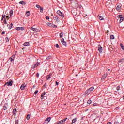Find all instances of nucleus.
<instances>
[{"instance_id": "49", "label": "nucleus", "mask_w": 124, "mask_h": 124, "mask_svg": "<svg viewBox=\"0 0 124 124\" xmlns=\"http://www.w3.org/2000/svg\"><path fill=\"white\" fill-rule=\"evenodd\" d=\"M107 124H112V123L111 122H108Z\"/></svg>"}, {"instance_id": "45", "label": "nucleus", "mask_w": 124, "mask_h": 124, "mask_svg": "<svg viewBox=\"0 0 124 124\" xmlns=\"http://www.w3.org/2000/svg\"><path fill=\"white\" fill-rule=\"evenodd\" d=\"M51 59V56H48L47 58H46L47 60H50Z\"/></svg>"}, {"instance_id": "24", "label": "nucleus", "mask_w": 124, "mask_h": 124, "mask_svg": "<svg viewBox=\"0 0 124 124\" xmlns=\"http://www.w3.org/2000/svg\"><path fill=\"white\" fill-rule=\"evenodd\" d=\"M114 124H121V122H118V121H115L114 122Z\"/></svg>"}, {"instance_id": "17", "label": "nucleus", "mask_w": 124, "mask_h": 124, "mask_svg": "<svg viewBox=\"0 0 124 124\" xmlns=\"http://www.w3.org/2000/svg\"><path fill=\"white\" fill-rule=\"evenodd\" d=\"M121 9V5H118L116 7V10L118 11L120 10Z\"/></svg>"}, {"instance_id": "37", "label": "nucleus", "mask_w": 124, "mask_h": 124, "mask_svg": "<svg viewBox=\"0 0 124 124\" xmlns=\"http://www.w3.org/2000/svg\"><path fill=\"white\" fill-rule=\"evenodd\" d=\"M76 118H75L73 120H72V123H76Z\"/></svg>"}, {"instance_id": "20", "label": "nucleus", "mask_w": 124, "mask_h": 124, "mask_svg": "<svg viewBox=\"0 0 124 124\" xmlns=\"http://www.w3.org/2000/svg\"><path fill=\"white\" fill-rule=\"evenodd\" d=\"M45 94H46V93L44 92L42 93L41 96L42 98H43V97H44V95H45Z\"/></svg>"}, {"instance_id": "9", "label": "nucleus", "mask_w": 124, "mask_h": 124, "mask_svg": "<svg viewBox=\"0 0 124 124\" xmlns=\"http://www.w3.org/2000/svg\"><path fill=\"white\" fill-rule=\"evenodd\" d=\"M61 42L62 43V44H63V45H64V46H66V42H65L64 41V39H61Z\"/></svg>"}, {"instance_id": "48", "label": "nucleus", "mask_w": 124, "mask_h": 124, "mask_svg": "<svg viewBox=\"0 0 124 124\" xmlns=\"http://www.w3.org/2000/svg\"><path fill=\"white\" fill-rule=\"evenodd\" d=\"M124 62V59H121V60H120V62Z\"/></svg>"}, {"instance_id": "14", "label": "nucleus", "mask_w": 124, "mask_h": 124, "mask_svg": "<svg viewBox=\"0 0 124 124\" xmlns=\"http://www.w3.org/2000/svg\"><path fill=\"white\" fill-rule=\"evenodd\" d=\"M51 75H52V74H50L49 75L47 76V77H46L47 80H49V79L51 78Z\"/></svg>"}, {"instance_id": "11", "label": "nucleus", "mask_w": 124, "mask_h": 124, "mask_svg": "<svg viewBox=\"0 0 124 124\" xmlns=\"http://www.w3.org/2000/svg\"><path fill=\"white\" fill-rule=\"evenodd\" d=\"M8 86H12L13 84V80L7 82Z\"/></svg>"}, {"instance_id": "16", "label": "nucleus", "mask_w": 124, "mask_h": 124, "mask_svg": "<svg viewBox=\"0 0 124 124\" xmlns=\"http://www.w3.org/2000/svg\"><path fill=\"white\" fill-rule=\"evenodd\" d=\"M1 22L3 23V24H5V25H6V24H7V22H6V18H5L4 20H1Z\"/></svg>"}, {"instance_id": "54", "label": "nucleus", "mask_w": 124, "mask_h": 124, "mask_svg": "<svg viewBox=\"0 0 124 124\" xmlns=\"http://www.w3.org/2000/svg\"><path fill=\"white\" fill-rule=\"evenodd\" d=\"M10 26L11 27H12V26H13V25L12 24V23H11V24L10 25Z\"/></svg>"}, {"instance_id": "30", "label": "nucleus", "mask_w": 124, "mask_h": 124, "mask_svg": "<svg viewBox=\"0 0 124 124\" xmlns=\"http://www.w3.org/2000/svg\"><path fill=\"white\" fill-rule=\"evenodd\" d=\"M87 103L88 104H91V103H92V100H88L87 101Z\"/></svg>"}, {"instance_id": "41", "label": "nucleus", "mask_w": 124, "mask_h": 124, "mask_svg": "<svg viewBox=\"0 0 124 124\" xmlns=\"http://www.w3.org/2000/svg\"><path fill=\"white\" fill-rule=\"evenodd\" d=\"M36 7H37V8H40V7H41L39 5H36Z\"/></svg>"}, {"instance_id": "10", "label": "nucleus", "mask_w": 124, "mask_h": 124, "mask_svg": "<svg viewBox=\"0 0 124 124\" xmlns=\"http://www.w3.org/2000/svg\"><path fill=\"white\" fill-rule=\"evenodd\" d=\"M16 29L17 31H24V30H25V29L24 28V27H16Z\"/></svg>"}, {"instance_id": "61", "label": "nucleus", "mask_w": 124, "mask_h": 124, "mask_svg": "<svg viewBox=\"0 0 124 124\" xmlns=\"http://www.w3.org/2000/svg\"><path fill=\"white\" fill-rule=\"evenodd\" d=\"M76 76H78V75H76Z\"/></svg>"}, {"instance_id": "8", "label": "nucleus", "mask_w": 124, "mask_h": 124, "mask_svg": "<svg viewBox=\"0 0 124 124\" xmlns=\"http://www.w3.org/2000/svg\"><path fill=\"white\" fill-rule=\"evenodd\" d=\"M26 86L27 85H26V84H22L20 87V89L21 90V91H23V90H25Z\"/></svg>"}, {"instance_id": "50", "label": "nucleus", "mask_w": 124, "mask_h": 124, "mask_svg": "<svg viewBox=\"0 0 124 124\" xmlns=\"http://www.w3.org/2000/svg\"><path fill=\"white\" fill-rule=\"evenodd\" d=\"M36 75H37V76L38 77H39V73H37L36 74Z\"/></svg>"}, {"instance_id": "39", "label": "nucleus", "mask_w": 124, "mask_h": 124, "mask_svg": "<svg viewBox=\"0 0 124 124\" xmlns=\"http://www.w3.org/2000/svg\"><path fill=\"white\" fill-rule=\"evenodd\" d=\"M117 91H120V86H117L116 88Z\"/></svg>"}, {"instance_id": "25", "label": "nucleus", "mask_w": 124, "mask_h": 124, "mask_svg": "<svg viewBox=\"0 0 124 124\" xmlns=\"http://www.w3.org/2000/svg\"><path fill=\"white\" fill-rule=\"evenodd\" d=\"M26 14H27V16L28 17V16H30L31 14H30V11H27L26 12Z\"/></svg>"}, {"instance_id": "36", "label": "nucleus", "mask_w": 124, "mask_h": 124, "mask_svg": "<svg viewBox=\"0 0 124 124\" xmlns=\"http://www.w3.org/2000/svg\"><path fill=\"white\" fill-rule=\"evenodd\" d=\"M15 124H19V121L18 120H16Z\"/></svg>"}, {"instance_id": "52", "label": "nucleus", "mask_w": 124, "mask_h": 124, "mask_svg": "<svg viewBox=\"0 0 124 124\" xmlns=\"http://www.w3.org/2000/svg\"><path fill=\"white\" fill-rule=\"evenodd\" d=\"M5 32L4 31H3V32H2V35L5 34Z\"/></svg>"}, {"instance_id": "7", "label": "nucleus", "mask_w": 124, "mask_h": 124, "mask_svg": "<svg viewBox=\"0 0 124 124\" xmlns=\"http://www.w3.org/2000/svg\"><path fill=\"white\" fill-rule=\"evenodd\" d=\"M38 64H39V63L38 64L37 63H34L32 65V68L34 69L36 67H37L38 66Z\"/></svg>"}, {"instance_id": "23", "label": "nucleus", "mask_w": 124, "mask_h": 124, "mask_svg": "<svg viewBox=\"0 0 124 124\" xmlns=\"http://www.w3.org/2000/svg\"><path fill=\"white\" fill-rule=\"evenodd\" d=\"M120 46H121V48L122 49V50H123V51H124V46H123V44H120Z\"/></svg>"}, {"instance_id": "27", "label": "nucleus", "mask_w": 124, "mask_h": 124, "mask_svg": "<svg viewBox=\"0 0 124 124\" xmlns=\"http://www.w3.org/2000/svg\"><path fill=\"white\" fill-rule=\"evenodd\" d=\"M107 74H105L103 75V78L104 79H105V78H107Z\"/></svg>"}, {"instance_id": "21", "label": "nucleus", "mask_w": 124, "mask_h": 124, "mask_svg": "<svg viewBox=\"0 0 124 124\" xmlns=\"http://www.w3.org/2000/svg\"><path fill=\"white\" fill-rule=\"evenodd\" d=\"M19 4H26V3L24 1H21L19 2Z\"/></svg>"}, {"instance_id": "35", "label": "nucleus", "mask_w": 124, "mask_h": 124, "mask_svg": "<svg viewBox=\"0 0 124 124\" xmlns=\"http://www.w3.org/2000/svg\"><path fill=\"white\" fill-rule=\"evenodd\" d=\"M51 27H52V28H57V25L55 24H52Z\"/></svg>"}, {"instance_id": "59", "label": "nucleus", "mask_w": 124, "mask_h": 124, "mask_svg": "<svg viewBox=\"0 0 124 124\" xmlns=\"http://www.w3.org/2000/svg\"><path fill=\"white\" fill-rule=\"evenodd\" d=\"M108 71H110V69H108Z\"/></svg>"}, {"instance_id": "60", "label": "nucleus", "mask_w": 124, "mask_h": 124, "mask_svg": "<svg viewBox=\"0 0 124 124\" xmlns=\"http://www.w3.org/2000/svg\"><path fill=\"white\" fill-rule=\"evenodd\" d=\"M51 16H53V14H51Z\"/></svg>"}, {"instance_id": "31", "label": "nucleus", "mask_w": 124, "mask_h": 124, "mask_svg": "<svg viewBox=\"0 0 124 124\" xmlns=\"http://www.w3.org/2000/svg\"><path fill=\"white\" fill-rule=\"evenodd\" d=\"M115 38V36L114 35H110V39H114Z\"/></svg>"}, {"instance_id": "38", "label": "nucleus", "mask_w": 124, "mask_h": 124, "mask_svg": "<svg viewBox=\"0 0 124 124\" xmlns=\"http://www.w3.org/2000/svg\"><path fill=\"white\" fill-rule=\"evenodd\" d=\"M117 17L118 18H119V19H121V18H123V16H122V15H118Z\"/></svg>"}, {"instance_id": "42", "label": "nucleus", "mask_w": 124, "mask_h": 124, "mask_svg": "<svg viewBox=\"0 0 124 124\" xmlns=\"http://www.w3.org/2000/svg\"><path fill=\"white\" fill-rule=\"evenodd\" d=\"M62 35H63L62 33H61L60 34V37H62Z\"/></svg>"}, {"instance_id": "22", "label": "nucleus", "mask_w": 124, "mask_h": 124, "mask_svg": "<svg viewBox=\"0 0 124 124\" xmlns=\"http://www.w3.org/2000/svg\"><path fill=\"white\" fill-rule=\"evenodd\" d=\"M30 118H31V115L30 114L27 115V116L26 117V119L27 120H30Z\"/></svg>"}, {"instance_id": "15", "label": "nucleus", "mask_w": 124, "mask_h": 124, "mask_svg": "<svg viewBox=\"0 0 124 124\" xmlns=\"http://www.w3.org/2000/svg\"><path fill=\"white\" fill-rule=\"evenodd\" d=\"M23 46H29L30 45V43L29 42H25L23 44Z\"/></svg>"}, {"instance_id": "18", "label": "nucleus", "mask_w": 124, "mask_h": 124, "mask_svg": "<svg viewBox=\"0 0 124 124\" xmlns=\"http://www.w3.org/2000/svg\"><path fill=\"white\" fill-rule=\"evenodd\" d=\"M9 13H10V17H11V16H12V15H13V11H12V10H11L9 11Z\"/></svg>"}, {"instance_id": "6", "label": "nucleus", "mask_w": 124, "mask_h": 124, "mask_svg": "<svg viewBox=\"0 0 124 124\" xmlns=\"http://www.w3.org/2000/svg\"><path fill=\"white\" fill-rule=\"evenodd\" d=\"M98 49L99 53H102V51L103 49H102V47L101 46L99 45L98 46Z\"/></svg>"}, {"instance_id": "46", "label": "nucleus", "mask_w": 124, "mask_h": 124, "mask_svg": "<svg viewBox=\"0 0 124 124\" xmlns=\"http://www.w3.org/2000/svg\"><path fill=\"white\" fill-rule=\"evenodd\" d=\"M97 105V103H94L93 104V106H96Z\"/></svg>"}, {"instance_id": "29", "label": "nucleus", "mask_w": 124, "mask_h": 124, "mask_svg": "<svg viewBox=\"0 0 124 124\" xmlns=\"http://www.w3.org/2000/svg\"><path fill=\"white\" fill-rule=\"evenodd\" d=\"M16 111H17V109L16 108H14L13 110V114H16Z\"/></svg>"}, {"instance_id": "33", "label": "nucleus", "mask_w": 124, "mask_h": 124, "mask_svg": "<svg viewBox=\"0 0 124 124\" xmlns=\"http://www.w3.org/2000/svg\"><path fill=\"white\" fill-rule=\"evenodd\" d=\"M5 17V15H2L1 21H3V18Z\"/></svg>"}, {"instance_id": "56", "label": "nucleus", "mask_w": 124, "mask_h": 124, "mask_svg": "<svg viewBox=\"0 0 124 124\" xmlns=\"http://www.w3.org/2000/svg\"><path fill=\"white\" fill-rule=\"evenodd\" d=\"M54 18H55V19H58V17L57 16H56Z\"/></svg>"}, {"instance_id": "26", "label": "nucleus", "mask_w": 124, "mask_h": 124, "mask_svg": "<svg viewBox=\"0 0 124 124\" xmlns=\"http://www.w3.org/2000/svg\"><path fill=\"white\" fill-rule=\"evenodd\" d=\"M9 61H10V62H13L14 61V59H12V58H10L9 59Z\"/></svg>"}, {"instance_id": "19", "label": "nucleus", "mask_w": 124, "mask_h": 124, "mask_svg": "<svg viewBox=\"0 0 124 124\" xmlns=\"http://www.w3.org/2000/svg\"><path fill=\"white\" fill-rule=\"evenodd\" d=\"M98 17H99V20H100V21H102V20H104V18H103V17L101 16H98Z\"/></svg>"}, {"instance_id": "1", "label": "nucleus", "mask_w": 124, "mask_h": 124, "mask_svg": "<svg viewBox=\"0 0 124 124\" xmlns=\"http://www.w3.org/2000/svg\"><path fill=\"white\" fill-rule=\"evenodd\" d=\"M30 31L31 33H34V32H39V31H40V30H39L38 28H35L33 27H31Z\"/></svg>"}, {"instance_id": "57", "label": "nucleus", "mask_w": 124, "mask_h": 124, "mask_svg": "<svg viewBox=\"0 0 124 124\" xmlns=\"http://www.w3.org/2000/svg\"><path fill=\"white\" fill-rule=\"evenodd\" d=\"M109 33V30H107V33Z\"/></svg>"}, {"instance_id": "58", "label": "nucleus", "mask_w": 124, "mask_h": 124, "mask_svg": "<svg viewBox=\"0 0 124 124\" xmlns=\"http://www.w3.org/2000/svg\"><path fill=\"white\" fill-rule=\"evenodd\" d=\"M123 99H124V95L123 97Z\"/></svg>"}, {"instance_id": "51", "label": "nucleus", "mask_w": 124, "mask_h": 124, "mask_svg": "<svg viewBox=\"0 0 124 124\" xmlns=\"http://www.w3.org/2000/svg\"><path fill=\"white\" fill-rule=\"evenodd\" d=\"M56 86H58L59 85V82L56 81Z\"/></svg>"}, {"instance_id": "13", "label": "nucleus", "mask_w": 124, "mask_h": 124, "mask_svg": "<svg viewBox=\"0 0 124 124\" xmlns=\"http://www.w3.org/2000/svg\"><path fill=\"white\" fill-rule=\"evenodd\" d=\"M123 21H124V17H120V20H119L118 23L119 24H121V23H122V22H123Z\"/></svg>"}, {"instance_id": "32", "label": "nucleus", "mask_w": 124, "mask_h": 124, "mask_svg": "<svg viewBox=\"0 0 124 124\" xmlns=\"http://www.w3.org/2000/svg\"><path fill=\"white\" fill-rule=\"evenodd\" d=\"M40 12H41V13H42V12H43V8H42V7H40Z\"/></svg>"}, {"instance_id": "12", "label": "nucleus", "mask_w": 124, "mask_h": 124, "mask_svg": "<svg viewBox=\"0 0 124 124\" xmlns=\"http://www.w3.org/2000/svg\"><path fill=\"white\" fill-rule=\"evenodd\" d=\"M50 121H51V118H47L45 120V123H46V124H48V123H49V122H50Z\"/></svg>"}, {"instance_id": "34", "label": "nucleus", "mask_w": 124, "mask_h": 124, "mask_svg": "<svg viewBox=\"0 0 124 124\" xmlns=\"http://www.w3.org/2000/svg\"><path fill=\"white\" fill-rule=\"evenodd\" d=\"M5 40H6V42H8L9 41V38H8V37H6Z\"/></svg>"}, {"instance_id": "4", "label": "nucleus", "mask_w": 124, "mask_h": 124, "mask_svg": "<svg viewBox=\"0 0 124 124\" xmlns=\"http://www.w3.org/2000/svg\"><path fill=\"white\" fill-rule=\"evenodd\" d=\"M67 120V118H65V119L61 120L60 121L58 122L57 124H63L65 123V121Z\"/></svg>"}, {"instance_id": "28", "label": "nucleus", "mask_w": 124, "mask_h": 124, "mask_svg": "<svg viewBox=\"0 0 124 124\" xmlns=\"http://www.w3.org/2000/svg\"><path fill=\"white\" fill-rule=\"evenodd\" d=\"M47 25L49 26V27H52V23H47Z\"/></svg>"}, {"instance_id": "5", "label": "nucleus", "mask_w": 124, "mask_h": 124, "mask_svg": "<svg viewBox=\"0 0 124 124\" xmlns=\"http://www.w3.org/2000/svg\"><path fill=\"white\" fill-rule=\"evenodd\" d=\"M7 107H8V104L7 103H5L4 105L3 109L5 111L6 110H7Z\"/></svg>"}, {"instance_id": "53", "label": "nucleus", "mask_w": 124, "mask_h": 124, "mask_svg": "<svg viewBox=\"0 0 124 124\" xmlns=\"http://www.w3.org/2000/svg\"><path fill=\"white\" fill-rule=\"evenodd\" d=\"M47 85H46V84H45L44 85V87H46Z\"/></svg>"}, {"instance_id": "3", "label": "nucleus", "mask_w": 124, "mask_h": 124, "mask_svg": "<svg viewBox=\"0 0 124 124\" xmlns=\"http://www.w3.org/2000/svg\"><path fill=\"white\" fill-rule=\"evenodd\" d=\"M57 14L58 15H59L60 16H61V17H62V18H63L64 17V15L63 14V13H62V12H61L60 11H57Z\"/></svg>"}, {"instance_id": "55", "label": "nucleus", "mask_w": 124, "mask_h": 124, "mask_svg": "<svg viewBox=\"0 0 124 124\" xmlns=\"http://www.w3.org/2000/svg\"><path fill=\"white\" fill-rule=\"evenodd\" d=\"M116 110H119V107L116 108Z\"/></svg>"}, {"instance_id": "2", "label": "nucleus", "mask_w": 124, "mask_h": 124, "mask_svg": "<svg viewBox=\"0 0 124 124\" xmlns=\"http://www.w3.org/2000/svg\"><path fill=\"white\" fill-rule=\"evenodd\" d=\"M93 90H94V87H92L89 89H87L85 93L86 95H89V94H90V93H92V92H93Z\"/></svg>"}, {"instance_id": "44", "label": "nucleus", "mask_w": 124, "mask_h": 124, "mask_svg": "<svg viewBox=\"0 0 124 124\" xmlns=\"http://www.w3.org/2000/svg\"><path fill=\"white\" fill-rule=\"evenodd\" d=\"M59 44H57L56 45V48H59Z\"/></svg>"}, {"instance_id": "40", "label": "nucleus", "mask_w": 124, "mask_h": 124, "mask_svg": "<svg viewBox=\"0 0 124 124\" xmlns=\"http://www.w3.org/2000/svg\"><path fill=\"white\" fill-rule=\"evenodd\" d=\"M37 93H38V90L35 91L34 94L36 95V94H37Z\"/></svg>"}, {"instance_id": "43", "label": "nucleus", "mask_w": 124, "mask_h": 124, "mask_svg": "<svg viewBox=\"0 0 124 124\" xmlns=\"http://www.w3.org/2000/svg\"><path fill=\"white\" fill-rule=\"evenodd\" d=\"M46 20H49V19H50V17H49V16H46Z\"/></svg>"}, {"instance_id": "47", "label": "nucleus", "mask_w": 124, "mask_h": 124, "mask_svg": "<svg viewBox=\"0 0 124 124\" xmlns=\"http://www.w3.org/2000/svg\"><path fill=\"white\" fill-rule=\"evenodd\" d=\"M6 19H9V16H6Z\"/></svg>"}]
</instances>
